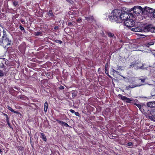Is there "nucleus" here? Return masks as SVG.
<instances>
[{
	"label": "nucleus",
	"instance_id": "obj_2",
	"mask_svg": "<svg viewBox=\"0 0 155 155\" xmlns=\"http://www.w3.org/2000/svg\"><path fill=\"white\" fill-rule=\"evenodd\" d=\"M121 12V10L118 9L114 10L112 13L113 16L112 15L108 16L110 21H117V23L120 22L119 20Z\"/></svg>",
	"mask_w": 155,
	"mask_h": 155
},
{
	"label": "nucleus",
	"instance_id": "obj_35",
	"mask_svg": "<svg viewBox=\"0 0 155 155\" xmlns=\"http://www.w3.org/2000/svg\"><path fill=\"white\" fill-rule=\"evenodd\" d=\"M59 88L61 90H63L64 88V87L63 86H61L60 87H59Z\"/></svg>",
	"mask_w": 155,
	"mask_h": 155
},
{
	"label": "nucleus",
	"instance_id": "obj_13",
	"mask_svg": "<svg viewBox=\"0 0 155 155\" xmlns=\"http://www.w3.org/2000/svg\"><path fill=\"white\" fill-rule=\"evenodd\" d=\"M106 33L110 38H115V36L114 34L110 32H107Z\"/></svg>",
	"mask_w": 155,
	"mask_h": 155
},
{
	"label": "nucleus",
	"instance_id": "obj_3",
	"mask_svg": "<svg viewBox=\"0 0 155 155\" xmlns=\"http://www.w3.org/2000/svg\"><path fill=\"white\" fill-rule=\"evenodd\" d=\"M4 35L2 37L3 38L2 40V42H1V45L3 46H8L9 45H12V41L11 40L6 36H5V32L3 30Z\"/></svg>",
	"mask_w": 155,
	"mask_h": 155
},
{
	"label": "nucleus",
	"instance_id": "obj_36",
	"mask_svg": "<svg viewBox=\"0 0 155 155\" xmlns=\"http://www.w3.org/2000/svg\"><path fill=\"white\" fill-rule=\"evenodd\" d=\"M74 114L76 116H79L80 115L79 113L78 112H75Z\"/></svg>",
	"mask_w": 155,
	"mask_h": 155
},
{
	"label": "nucleus",
	"instance_id": "obj_19",
	"mask_svg": "<svg viewBox=\"0 0 155 155\" xmlns=\"http://www.w3.org/2000/svg\"><path fill=\"white\" fill-rule=\"evenodd\" d=\"M141 85H129L128 87H130V88H134L135 87H137V86H141Z\"/></svg>",
	"mask_w": 155,
	"mask_h": 155
},
{
	"label": "nucleus",
	"instance_id": "obj_29",
	"mask_svg": "<svg viewBox=\"0 0 155 155\" xmlns=\"http://www.w3.org/2000/svg\"><path fill=\"white\" fill-rule=\"evenodd\" d=\"M6 121H7V124H8V125L11 128V125H10V123H9V119L6 120Z\"/></svg>",
	"mask_w": 155,
	"mask_h": 155
},
{
	"label": "nucleus",
	"instance_id": "obj_43",
	"mask_svg": "<svg viewBox=\"0 0 155 155\" xmlns=\"http://www.w3.org/2000/svg\"><path fill=\"white\" fill-rule=\"evenodd\" d=\"M18 148H19V149H20V150H22L23 149V147H18Z\"/></svg>",
	"mask_w": 155,
	"mask_h": 155
},
{
	"label": "nucleus",
	"instance_id": "obj_39",
	"mask_svg": "<svg viewBox=\"0 0 155 155\" xmlns=\"http://www.w3.org/2000/svg\"><path fill=\"white\" fill-rule=\"evenodd\" d=\"M70 111L72 113H75V111L73 110H72V109H71L70 110Z\"/></svg>",
	"mask_w": 155,
	"mask_h": 155
},
{
	"label": "nucleus",
	"instance_id": "obj_37",
	"mask_svg": "<svg viewBox=\"0 0 155 155\" xmlns=\"http://www.w3.org/2000/svg\"><path fill=\"white\" fill-rule=\"evenodd\" d=\"M4 115L5 116V117L6 118V120L9 119L7 114H4Z\"/></svg>",
	"mask_w": 155,
	"mask_h": 155
},
{
	"label": "nucleus",
	"instance_id": "obj_1",
	"mask_svg": "<svg viewBox=\"0 0 155 155\" xmlns=\"http://www.w3.org/2000/svg\"><path fill=\"white\" fill-rule=\"evenodd\" d=\"M131 30L135 32H148L150 31L155 32V28L152 27L151 25L146 26L143 28L135 26L134 28H132Z\"/></svg>",
	"mask_w": 155,
	"mask_h": 155
},
{
	"label": "nucleus",
	"instance_id": "obj_28",
	"mask_svg": "<svg viewBox=\"0 0 155 155\" xmlns=\"http://www.w3.org/2000/svg\"><path fill=\"white\" fill-rule=\"evenodd\" d=\"M18 2L15 1L13 2V4L15 6H16L18 4Z\"/></svg>",
	"mask_w": 155,
	"mask_h": 155
},
{
	"label": "nucleus",
	"instance_id": "obj_34",
	"mask_svg": "<svg viewBox=\"0 0 155 155\" xmlns=\"http://www.w3.org/2000/svg\"><path fill=\"white\" fill-rule=\"evenodd\" d=\"M41 34V33L40 32H35V35L37 36Z\"/></svg>",
	"mask_w": 155,
	"mask_h": 155
},
{
	"label": "nucleus",
	"instance_id": "obj_30",
	"mask_svg": "<svg viewBox=\"0 0 155 155\" xmlns=\"http://www.w3.org/2000/svg\"><path fill=\"white\" fill-rule=\"evenodd\" d=\"M56 120L60 124L62 125L63 121H61L56 119Z\"/></svg>",
	"mask_w": 155,
	"mask_h": 155
},
{
	"label": "nucleus",
	"instance_id": "obj_12",
	"mask_svg": "<svg viewBox=\"0 0 155 155\" xmlns=\"http://www.w3.org/2000/svg\"><path fill=\"white\" fill-rule=\"evenodd\" d=\"M139 63L136 62H133L131 63L130 66V68L133 67H136V65H138Z\"/></svg>",
	"mask_w": 155,
	"mask_h": 155
},
{
	"label": "nucleus",
	"instance_id": "obj_16",
	"mask_svg": "<svg viewBox=\"0 0 155 155\" xmlns=\"http://www.w3.org/2000/svg\"><path fill=\"white\" fill-rule=\"evenodd\" d=\"M85 19L87 21L91 20V21H92L93 20V16H90L87 17H85Z\"/></svg>",
	"mask_w": 155,
	"mask_h": 155
},
{
	"label": "nucleus",
	"instance_id": "obj_33",
	"mask_svg": "<svg viewBox=\"0 0 155 155\" xmlns=\"http://www.w3.org/2000/svg\"><path fill=\"white\" fill-rule=\"evenodd\" d=\"M127 145L128 146H131L133 145V144L131 142H129L127 144Z\"/></svg>",
	"mask_w": 155,
	"mask_h": 155
},
{
	"label": "nucleus",
	"instance_id": "obj_18",
	"mask_svg": "<svg viewBox=\"0 0 155 155\" xmlns=\"http://www.w3.org/2000/svg\"><path fill=\"white\" fill-rule=\"evenodd\" d=\"M44 111L45 112L47 111L48 109V103L47 102H45V103Z\"/></svg>",
	"mask_w": 155,
	"mask_h": 155
},
{
	"label": "nucleus",
	"instance_id": "obj_22",
	"mask_svg": "<svg viewBox=\"0 0 155 155\" xmlns=\"http://www.w3.org/2000/svg\"><path fill=\"white\" fill-rule=\"evenodd\" d=\"M62 125L66 127H69V126L66 123L63 122L62 124Z\"/></svg>",
	"mask_w": 155,
	"mask_h": 155
},
{
	"label": "nucleus",
	"instance_id": "obj_11",
	"mask_svg": "<svg viewBox=\"0 0 155 155\" xmlns=\"http://www.w3.org/2000/svg\"><path fill=\"white\" fill-rule=\"evenodd\" d=\"M154 42L153 41H151L147 42L145 44V45L146 46L149 47L150 46L153 45L154 44Z\"/></svg>",
	"mask_w": 155,
	"mask_h": 155
},
{
	"label": "nucleus",
	"instance_id": "obj_7",
	"mask_svg": "<svg viewBox=\"0 0 155 155\" xmlns=\"http://www.w3.org/2000/svg\"><path fill=\"white\" fill-rule=\"evenodd\" d=\"M118 96L119 97H120L122 100L125 101L127 103H131V101L134 100L133 99L128 98L121 94H119Z\"/></svg>",
	"mask_w": 155,
	"mask_h": 155
},
{
	"label": "nucleus",
	"instance_id": "obj_47",
	"mask_svg": "<svg viewBox=\"0 0 155 155\" xmlns=\"http://www.w3.org/2000/svg\"><path fill=\"white\" fill-rule=\"evenodd\" d=\"M142 36H145V35H141Z\"/></svg>",
	"mask_w": 155,
	"mask_h": 155
},
{
	"label": "nucleus",
	"instance_id": "obj_26",
	"mask_svg": "<svg viewBox=\"0 0 155 155\" xmlns=\"http://www.w3.org/2000/svg\"><path fill=\"white\" fill-rule=\"evenodd\" d=\"M72 96L73 97H75L77 95V94L76 92H72Z\"/></svg>",
	"mask_w": 155,
	"mask_h": 155
},
{
	"label": "nucleus",
	"instance_id": "obj_14",
	"mask_svg": "<svg viewBox=\"0 0 155 155\" xmlns=\"http://www.w3.org/2000/svg\"><path fill=\"white\" fill-rule=\"evenodd\" d=\"M140 63H139L138 65H136V68L137 69H144V68H143L144 65L143 64H142V66H140Z\"/></svg>",
	"mask_w": 155,
	"mask_h": 155
},
{
	"label": "nucleus",
	"instance_id": "obj_5",
	"mask_svg": "<svg viewBox=\"0 0 155 155\" xmlns=\"http://www.w3.org/2000/svg\"><path fill=\"white\" fill-rule=\"evenodd\" d=\"M130 17V15L127 12H126L124 11H122L120 15L119 19L121 20H126L129 18Z\"/></svg>",
	"mask_w": 155,
	"mask_h": 155
},
{
	"label": "nucleus",
	"instance_id": "obj_48",
	"mask_svg": "<svg viewBox=\"0 0 155 155\" xmlns=\"http://www.w3.org/2000/svg\"><path fill=\"white\" fill-rule=\"evenodd\" d=\"M123 77V78H125V77Z\"/></svg>",
	"mask_w": 155,
	"mask_h": 155
},
{
	"label": "nucleus",
	"instance_id": "obj_24",
	"mask_svg": "<svg viewBox=\"0 0 155 155\" xmlns=\"http://www.w3.org/2000/svg\"><path fill=\"white\" fill-rule=\"evenodd\" d=\"M134 104L137 106L140 109L141 108V105L140 104Z\"/></svg>",
	"mask_w": 155,
	"mask_h": 155
},
{
	"label": "nucleus",
	"instance_id": "obj_31",
	"mask_svg": "<svg viewBox=\"0 0 155 155\" xmlns=\"http://www.w3.org/2000/svg\"><path fill=\"white\" fill-rule=\"evenodd\" d=\"M8 109L9 110H10L12 112H13V111H14V110L9 106H8Z\"/></svg>",
	"mask_w": 155,
	"mask_h": 155
},
{
	"label": "nucleus",
	"instance_id": "obj_9",
	"mask_svg": "<svg viewBox=\"0 0 155 155\" xmlns=\"http://www.w3.org/2000/svg\"><path fill=\"white\" fill-rule=\"evenodd\" d=\"M150 114L152 115L149 116V118L152 120L155 121V110H153L150 112Z\"/></svg>",
	"mask_w": 155,
	"mask_h": 155
},
{
	"label": "nucleus",
	"instance_id": "obj_23",
	"mask_svg": "<svg viewBox=\"0 0 155 155\" xmlns=\"http://www.w3.org/2000/svg\"><path fill=\"white\" fill-rule=\"evenodd\" d=\"M54 41L56 43H59L60 44H61L62 42L61 41L59 40H55Z\"/></svg>",
	"mask_w": 155,
	"mask_h": 155
},
{
	"label": "nucleus",
	"instance_id": "obj_4",
	"mask_svg": "<svg viewBox=\"0 0 155 155\" xmlns=\"http://www.w3.org/2000/svg\"><path fill=\"white\" fill-rule=\"evenodd\" d=\"M131 10L133 11L134 13L138 15H143L142 13L143 8L140 6H135L132 8Z\"/></svg>",
	"mask_w": 155,
	"mask_h": 155
},
{
	"label": "nucleus",
	"instance_id": "obj_38",
	"mask_svg": "<svg viewBox=\"0 0 155 155\" xmlns=\"http://www.w3.org/2000/svg\"><path fill=\"white\" fill-rule=\"evenodd\" d=\"M152 12H153V16L155 18V10H154V11L153 10Z\"/></svg>",
	"mask_w": 155,
	"mask_h": 155
},
{
	"label": "nucleus",
	"instance_id": "obj_17",
	"mask_svg": "<svg viewBox=\"0 0 155 155\" xmlns=\"http://www.w3.org/2000/svg\"><path fill=\"white\" fill-rule=\"evenodd\" d=\"M48 15L49 17H53L54 16V15L53 14L52 11L51 10H50L48 13Z\"/></svg>",
	"mask_w": 155,
	"mask_h": 155
},
{
	"label": "nucleus",
	"instance_id": "obj_27",
	"mask_svg": "<svg viewBox=\"0 0 155 155\" xmlns=\"http://www.w3.org/2000/svg\"><path fill=\"white\" fill-rule=\"evenodd\" d=\"M112 72L113 73H116L117 74H119V72L114 69H113L112 70Z\"/></svg>",
	"mask_w": 155,
	"mask_h": 155
},
{
	"label": "nucleus",
	"instance_id": "obj_8",
	"mask_svg": "<svg viewBox=\"0 0 155 155\" xmlns=\"http://www.w3.org/2000/svg\"><path fill=\"white\" fill-rule=\"evenodd\" d=\"M142 10L143 15H146L148 13L152 12L153 9L149 7H145L144 8H143Z\"/></svg>",
	"mask_w": 155,
	"mask_h": 155
},
{
	"label": "nucleus",
	"instance_id": "obj_46",
	"mask_svg": "<svg viewBox=\"0 0 155 155\" xmlns=\"http://www.w3.org/2000/svg\"><path fill=\"white\" fill-rule=\"evenodd\" d=\"M2 152V151L1 150V149H0V152L1 153Z\"/></svg>",
	"mask_w": 155,
	"mask_h": 155
},
{
	"label": "nucleus",
	"instance_id": "obj_41",
	"mask_svg": "<svg viewBox=\"0 0 155 155\" xmlns=\"http://www.w3.org/2000/svg\"><path fill=\"white\" fill-rule=\"evenodd\" d=\"M13 112H14L15 113H16V114H19V112H18L17 111H15V110H14V111H13Z\"/></svg>",
	"mask_w": 155,
	"mask_h": 155
},
{
	"label": "nucleus",
	"instance_id": "obj_25",
	"mask_svg": "<svg viewBox=\"0 0 155 155\" xmlns=\"http://www.w3.org/2000/svg\"><path fill=\"white\" fill-rule=\"evenodd\" d=\"M4 74L3 71L0 70V77H2L4 76Z\"/></svg>",
	"mask_w": 155,
	"mask_h": 155
},
{
	"label": "nucleus",
	"instance_id": "obj_15",
	"mask_svg": "<svg viewBox=\"0 0 155 155\" xmlns=\"http://www.w3.org/2000/svg\"><path fill=\"white\" fill-rule=\"evenodd\" d=\"M40 134L41 135V138L43 140L45 141H46L47 139L46 137V136H45V135L43 133H41Z\"/></svg>",
	"mask_w": 155,
	"mask_h": 155
},
{
	"label": "nucleus",
	"instance_id": "obj_10",
	"mask_svg": "<svg viewBox=\"0 0 155 155\" xmlns=\"http://www.w3.org/2000/svg\"><path fill=\"white\" fill-rule=\"evenodd\" d=\"M147 106L150 107H155V101L149 102L147 103Z\"/></svg>",
	"mask_w": 155,
	"mask_h": 155
},
{
	"label": "nucleus",
	"instance_id": "obj_6",
	"mask_svg": "<svg viewBox=\"0 0 155 155\" xmlns=\"http://www.w3.org/2000/svg\"><path fill=\"white\" fill-rule=\"evenodd\" d=\"M134 23L133 20L128 18L124 21L125 25L128 27H133L134 25Z\"/></svg>",
	"mask_w": 155,
	"mask_h": 155
},
{
	"label": "nucleus",
	"instance_id": "obj_44",
	"mask_svg": "<svg viewBox=\"0 0 155 155\" xmlns=\"http://www.w3.org/2000/svg\"><path fill=\"white\" fill-rule=\"evenodd\" d=\"M21 22L23 23V24H25V21L24 20H21Z\"/></svg>",
	"mask_w": 155,
	"mask_h": 155
},
{
	"label": "nucleus",
	"instance_id": "obj_45",
	"mask_svg": "<svg viewBox=\"0 0 155 155\" xmlns=\"http://www.w3.org/2000/svg\"><path fill=\"white\" fill-rule=\"evenodd\" d=\"M58 28V27L57 26H55L54 29H57Z\"/></svg>",
	"mask_w": 155,
	"mask_h": 155
},
{
	"label": "nucleus",
	"instance_id": "obj_42",
	"mask_svg": "<svg viewBox=\"0 0 155 155\" xmlns=\"http://www.w3.org/2000/svg\"><path fill=\"white\" fill-rule=\"evenodd\" d=\"M81 19H78L77 20V21L78 22H81Z\"/></svg>",
	"mask_w": 155,
	"mask_h": 155
},
{
	"label": "nucleus",
	"instance_id": "obj_32",
	"mask_svg": "<svg viewBox=\"0 0 155 155\" xmlns=\"http://www.w3.org/2000/svg\"><path fill=\"white\" fill-rule=\"evenodd\" d=\"M19 28L20 30H24L25 29L23 27H22L21 25H20Z\"/></svg>",
	"mask_w": 155,
	"mask_h": 155
},
{
	"label": "nucleus",
	"instance_id": "obj_20",
	"mask_svg": "<svg viewBox=\"0 0 155 155\" xmlns=\"http://www.w3.org/2000/svg\"><path fill=\"white\" fill-rule=\"evenodd\" d=\"M107 64H106V66H105V73H106V74L109 76V77H110V76L108 74V72H107Z\"/></svg>",
	"mask_w": 155,
	"mask_h": 155
},
{
	"label": "nucleus",
	"instance_id": "obj_21",
	"mask_svg": "<svg viewBox=\"0 0 155 155\" xmlns=\"http://www.w3.org/2000/svg\"><path fill=\"white\" fill-rule=\"evenodd\" d=\"M147 79V78L146 77H145V78H143H143H139L138 79L140 80L141 82L142 83H144L145 82V80L146 79Z\"/></svg>",
	"mask_w": 155,
	"mask_h": 155
},
{
	"label": "nucleus",
	"instance_id": "obj_40",
	"mask_svg": "<svg viewBox=\"0 0 155 155\" xmlns=\"http://www.w3.org/2000/svg\"><path fill=\"white\" fill-rule=\"evenodd\" d=\"M68 25L70 26H71L73 25L72 24L71 22H69Z\"/></svg>",
	"mask_w": 155,
	"mask_h": 155
}]
</instances>
